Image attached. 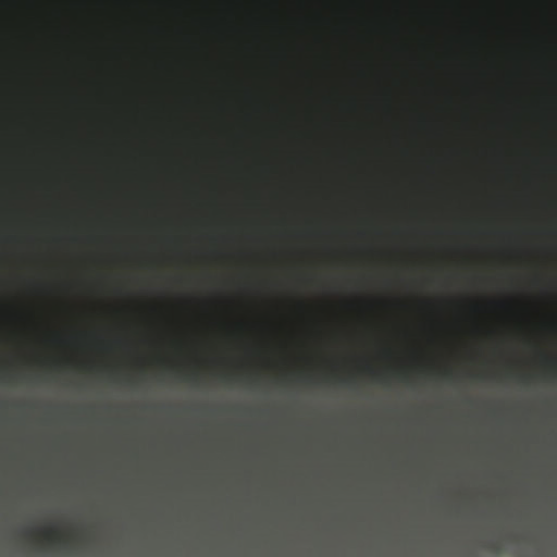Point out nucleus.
<instances>
[{
	"label": "nucleus",
	"instance_id": "nucleus-1",
	"mask_svg": "<svg viewBox=\"0 0 557 557\" xmlns=\"http://www.w3.org/2000/svg\"><path fill=\"white\" fill-rule=\"evenodd\" d=\"M71 529L70 524L47 521L42 524H32L26 528L28 534L42 537H54Z\"/></svg>",
	"mask_w": 557,
	"mask_h": 557
}]
</instances>
